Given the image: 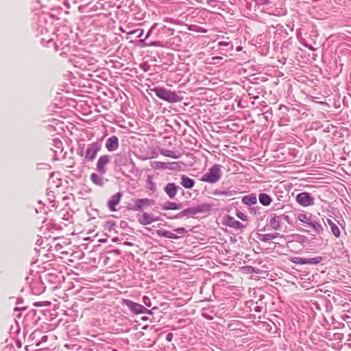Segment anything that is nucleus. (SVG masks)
<instances>
[{
  "label": "nucleus",
  "instance_id": "12",
  "mask_svg": "<svg viewBox=\"0 0 351 351\" xmlns=\"http://www.w3.org/2000/svg\"><path fill=\"white\" fill-rule=\"evenodd\" d=\"M278 125L280 126L288 125L289 123L291 121V118L289 115V112H287V106L280 105L278 107Z\"/></svg>",
  "mask_w": 351,
  "mask_h": 351
},
{
  "label": "nucleus",
  "instance_id": "37",
  "mask_svg": "<svg viewBox=\"0 0 351 351\" xmlns=\"http://www.w3.org/2000/svg\"><path fill=\"white\" fill-rule=\"evenodd\" d=\"M287 112H289V115L291 117V119H295L299 117L300 110L298 109L295 108L292 106H287Z\"/></svg>",
  "mask_w": 351,
  "mask_h": 351
},
{
  "label": "nucleus",
  "instance_id": "63",
  "mask_svg": "<svg viewBox=\"0 0 351 351\" xmlns=\"http://www.w3.org/2000/svg\"><path fill=\"white\" fill-rule=\"evenodd\" d=\"M25 309H26L25 306H23V307H15L14 308V311H21V310H25Z\"/></svg>",
  "mask_w": 351,
  "mask_h": 351
},
{
  "label": "nucleus",
  "instance_id": "22",
  "mask_svg": "<svg viewBox=\"0 0 351 351\" xmlns=\"http://www.w3.org/2000/svg\"><path fill=\"white\" fill-rule=\"evenodd\" d=\"M180 187L173 182H169L164 187V191L170 199H173L178 191Z\"/></svg>",
  "mask_w": 351,
  "mask_h": 351
},
{
  "label": "nucleus",
  "instance_id": "2",
  "mask_svg": "<svg viewBox=\"0 0 351 351\" xmlns=\"http://www.w3.org/2000/svg\"><path fill=\"white\" fill-rule=\"evenodd\" d=\"M151 90L157 97L170 104L180 102L183 99L180 91L176 92L160 86H156Z\"/></svg>",
  "mask_w": 351,
  "mask_h": 351
},
{
  "label": "nucleus",
  "instance_id": "6",
  "mask_svg": "<svg viewBox=\"0 0 351 351\" xmlns=\"http://www.w3.org/2000/svg\"><path fill=\"white\" fill-rule=\"evenodd\" d=\"M154 204V200L149 198L132 199L127 208L129 210L141 212Z\"/></svg>",
  "mask_w": 351,
  "mask_h": 351
},
{
  "label": "nucleus",
  "instance_id": "33",
  "mask_svg": "<svg viewBox=\"0 0 351 351\" xmlns=\"http://www.w3.org/2000/svg\"><path fill=\"white\" fill-rule=\"evenodd\" d=\"M258 200L263 206H267L271 204L272 198L267 193H260Z\"/></svg>",
  "mask_w": 351,
  "mask_h": 351
},
{
  "label": "nucleus",
  "instance_id": "8",
  "mask_svg": "<svg viewBox=\"0 0 351 351\" xmlns=\"http://www.w3.org/2000/svg\"><path fill=\"white\" fill-rule=\"evenodd\" d=\"M101 143L99 141H95L88 144L84 155V161L93 162L96 158L97 153L101 150Z\"/></svg>",
  "mask_w": 351,
  "mask_h": 351
},
{
  "label": "nucleus",
  "instance_id": "47",
  "mask_svg": "<svg viewBox=\"0 0 351 351\" xmlns=\"http://www.w3.org/2000/svg\"><path fill=\"white\" fill-rule=\"evenodd\" d=\"M343 337L344 335L343 333L337 332L333 334L332 337L330 339L341 341L343 339Z\"/></svg>",
  "mask_w": 351,
  "mask_h": 351
},
{
  "label": "nucleus",
  "instance_id": "32",
  "mask_svg": "<svg viewBox=\"0 0 351 351\" xmlns=\"http://www.w3.org/2000/svg\"><path fill=\"white\" fill-rule=\"evenodd\" d=\"M282 235L278 232H274L271 234H259L258 239L263 242H269V241L281 237Z\"/></svg>",
  "mask_w": 351,
  "mask_h": 351
},
{
  "label": "nucleus",
  "instance_id": "31",
  "mask_svg": "<svg viewBox=\"0 0 351 351\" xmlns=\"http://www.w3.org/2000/svg\"><path fill=\"white\" fill-rule=\"evenodd\" d=\"M238 193V191L234 189H228V190H220L215 189L213 191V194L214 195H225L228 197H231L235 195Z\"/></svg>",
  "mask_w": 351,
  "mask_h": 351
},
{
  "label": "nucleus",
  "instance_id": "41",
  "mask_svg": "<svg viewBox=\"0 0 351 351\" xmlns=\"http://www.w3.org/2000/svg\"><path fill=\"white\" fill-rule=\"evenodd\" d=\"M188 29L190 31L199 32V33H206L207 30L202 27H199L197 25H188Z\"/></svg>",
  "mask_w": 351,
  "mask_h": 351
},
{
  "label": "nucleus",
  "instance_id": "64",
  "mask_svg": "<svg viewBox=\"0 0 351 351\" xmlns=\"http://www.w3.org/2000/svg\"><path fill=\"white\" fill-rule=\"evenodd\" d=\"M202 315L206 317L207 319H213V317L210 316V315H205L204 313L202 314Z\"/></svg>",
  "mask_w": 351,
  "mask_h": 351
},
{
  "label": "nucleus",
  "instance_id": "4",
  "mask_svg": "<svg viewBox=\"0 0 351 351\" xmlns=\"http://www.w3.org/2000/svg\"><path fill=\"white\" fill-rule=\"evenodd\" d=\"M221 166L219 164H215L210 167L208 171L204 173L202 178L201 181L208 182V183H216L221 178Z\"/></svg>",
  "mask_w": 351,
  "mask_h": 351
},
{
  "label": "nucleus",
  "instance_id": "51",
  "mask_svg": "<svg viewBox=\"0 0 351 351\" xmlns=\"http://www.w3.org/2000/svg\"><path fill=\"white\" fill-rule=\"evenodd\" d=\"M48 340V336L45 335H42L41 338L40 340H38L37 341H36V346H40L43 343H45V342H47Z\"/></svg>",
  "mask_w": 351,
  "mask_h": 351
},
{
  "label": "nucleus",
  "instance_id": "35",
  "mask_svg": "<svg viewBox=\"0 0 351 351\" xmlns=\"http://www.w3.org/2000/svg\"><path fill=\"white\" fill-rule=\"evenodd\" d=\"M90 180L96 185L102 186L104 184V180L101 174L93 173L90 175Z\"/></svg>",
  "mask_w": 351,
  "mask_h": 351
},
{
  "label": "nucleus",
  "instance_id": "5",
  "mask_svg": "<svg viewBox=\"0 0 351 351\" xmlns=\"http://www.w3.org/2000/svg\"><path fill=\"white\" fill-rule=\"evenodd\" d=\"M34 20L35 22L33 25V29H34L37 36L39 35H45L48 32L49 30L47 27V19L46 14L36 13Z\"/></svg>",
  "mask_w": 351,
  "mask_h": 351
},
{
  "label": "nucleus",
  "instance_id": "1",
  "mask_svg": "<svg viewBox=\"0 0 351 351\" xmlns=\"http://www.w3.org/2000/svg\"><path fill=\"white\" fill-rule=\"evenodd\" d=\"M174 33V29L171 27H167L165 25H161L159 28L156 29L154 40H151L147 43H145L146 46L166 47L167 42L165 40V38L172 36Z\"/></svg>",
  "mask_w": 351,
  "mask_h": 351
},
{
  "label": "nucleus",
  "instance_id": "30",
  "mask_svg": "<svg viewBox=\"0 0 351 351\" xmlns=\"http://www.w3.org/2000/svg\"><path fill=\"white\" fill-rule=\"evenodd\" d=\"M243 204L247 206L255 205L257 203V198L254 193L245 195L242 197Z\"/></svg>",
  "mask_w": 351,
  "mask_h": 351
},
{
  "label": "nucleus",
  "instance_id": "52",
  "mask_svg": "<svg viewBox=\"0 0 351 351\" xmlns=\"http://www.w3.org/2000/svg\"><path fill=\"white\" fill-rule=\"evenodd\" d=\"M173 231L178 234H186L187 232V230L184 227L175 228L173 229Z\"/></svg>",
  "mask_w": 351,
  "mask_h": 351
},
{
  "label": "nucleus",
  "instance_id": "18",
  "mask_svg": "<svg viewBox=\"0 0 351 351\" xmlns=\"http://www.w3.org/2000/svg\"><path fill=\"white\" fill-rule=\"evenodd\" d=\"M262 298H264L263 295L261 296L259 302H254L252 300H247L245 302V306L247 308H249L250 309V311H254L255 313H262L263 309L265 308L263 303V302H261Z\"/></svg>",
  "mask_w": 351,
  "mask_h": 351
},
{
  "label": "nucleus",
  "instance_id": "62",
  "mask_svg": "<svg viewBox=\"0 0 351 351\" xmlns=\"http://www.w3.org/2000/svg\"><path fill=\"white\" fill-rule=\"evenodd\" d=\"M164 21H165V22H169V23H173V22L175 21V20H174V19H171V18H165V19H164Z\"/></svg>",
  "mask_w": 351,
  "mask_h": 351
},
{
  "label": "nucleus",
  "instance_id": "7",
  "mask_svg": "<svg viewBox=\"0 0 351 351\" xmlns=\"http://www.w3.org/2000/svg\"><path fill=\"white\" fill-rule=\"evenodd\" d=\"M123 304L125 305L132 313L136 314V315L143 314V313L152 315V314H153L154 310L158 309V307L155 306V307L152 308V309L149 310V309L146 308L142 304L134 302L128 299H124L123 300Z\"/></svg>",
  "mask_w": 351,
  "mask_h": 351
},
{
  "label": "nucleus",
  "instance_id": "53",
  "mask_svg": "<svg viewBox=\"0 0 351 351\" xmlns=\"http://www.w3.org/2000/svg\"><path fill=\"white\" fill-rule=\"evenodd\" d=\"M37 166L39 169H51V166L46 163H40V164H38Z\"/></svg>",
  "mask_w": 351,
  "mask_h": 351
},
{
  "label": "nucleus",
  "instance_id": "20",
  "mask_svg": "<svg viewBox=\"0 0 351 351\" xmlns=\"http://www.w3.org/2000/svg\"><path fill=\"white\" fill-rule=\"evenodd\" d=\"M158 220L159 218L158 217H154L152 215L145 212L138 218V223L143 226L149 225Z\"/></svg>",
  "mask_w": 351,
  "mask_h": 351
},
{
  "label": "nucleus",
  "instance_id": "36",
  "mask_svg": "<svg viewBox=\"0 0 351 351\" xmlns=\"http://www.w3.org/2000/svg\"><path fill=\"white\" fill-rule=\"evenodd\" d=\"M53 147L56 148V149L53 150L54 152V159L57 160V154L59 152H62L63 150L62 148V143L59 138H54L53 140Z\"/></svg>",
  "mask_w": 351,
  "mask_h": 351
},
{
  "label": "nucleus",
  "instance_id": "60",
  "mask_svg": "<svg viewBox=\"0 0 351 351\" xmlns=\"http://www.w3.org/2000/svg\"><path fill=\"white\" fill-rule=\"evenodd\" d=\"M245 270L247 271L248 272H254V267H253L252 266H246L245 267Z\"/></svg>",
  "mask_w": 351,
  "mask_h": 351
},
{
  "label": "nucleus",
  "instance_id": "29",
  "mask_svg": "<svg viewBox=\"0 0 351 351\" xmlns=\"http://www.w3.org/2000/svg\"><path fill=\"white\" fill-rule=\"evenodd\" d=\"M180 180V184L185 189H192L195 186V180L186 175H182Z\"/></svg>",
  "mask_w": 351,
  "mask_h": 351
},
{
  "label": "nucleus",
  "instance_id": "23",
  "mask_svg": "<svg viewBox=\"0 0 351 351\" xmlns=\"http://www.w3.org/2000/svg\"><path fill=\"white\" fill-rule=\"evenodd\" d=\"M122 194L121 193H117L114 195H113L110 199L108 202V207L109 210L112 212H114L117 210L116 206L119 204L121 198Z\"/></svg>",
  "mask_w": 351,
  "mask_h": 351
},
{
  "label": "nucleus",
  "instance_id": "11",
  "mask_svg": "<svg viewBox=\"0 0 351 351\" xmlns=\"http://www.w3.org/2000/svg\"><path fill=\"white\" fill-rule=\"evenodd\" d=\"M95 60L92 58H76L74 59L75 66L79 67L82 70L90 71Z\"/></svg>",
  "mask_w": 351,
  "mask_h": 351
},
{
  "label": "nucleus",
  "instance_id": "34",
  "mask_svg": "<svg viewBox=\"0 0 351 351\" xmlns=\"http://www.w3.org/2000/svg\"><path fill=\"white\" fill-rule=\"evenodd\" d=\"M217 45L220 50H224L226 52H229L233 49V45L230 41H219Z\"/></svg>",
  "mask_w": 351,
  "mask_h": 351
},
{
  "label": "nucleus",
  "instance_id": "26",
  "mask_svg": "<svg viewBox=\"0 0 351 351\" xmlns=\"http://www.w3.org/2000/svg\"><path fill=\"white\" fill-rule=\"evenodd\" d=\"M183 207L182 203H176L173 202L167 201L161 206L162 210H178L182 209Z\"/></svg>",
  "mask_w": 351,
  "mask_h": 351
},
{
  "label": "nucleus",
  "instance_id": "45",
  "mask_svg": "<svg viewBox=\"0 0 351 351\" xmlns=\"http://www.w3.org/2000/svg\"><path fill=\"white\" fill-rule=\"evenodd\" d=\"M307 240H308V238L304 235H302V234H296L295 235V241L297 242L303 243L306 242Z\"/></svg>",
  "mask_w": 351,
  "mask_h": 351
},
{
  "label": "nucleus",
  "instance_id": "16",
  "mask_svg": "<svg viewBox=\"0 0 351 351\" xmlns=\"http://www.w3.org/2000/svg\"><path fill=\"white\" fill-rule=\"evenodd\" d=\"M110 162V156L108 155L100 156L96 165V169L99 174L104 175L107 172L106 165Z\"/></svg>",
  "mask_w": 351,
  "mask_h": 351
},
{
  "label": "nucleus",
  "instance_id": "43",
  "mask_svg": "<svg viewBox=\"0 0 351 351\" xmlns=\"http://www.w3.org/2000/svg\"><path fill=\"white\" fill-rule=\"evenodd\" d=\"M43 335L41 330L36 329L32 332L29 337V339L32 341L38 340V339Z\"/></svg>",
  "mask_w": 351,
  "mask_h": 351
},
{
  "label": "nucleus",
  "instance_id": "9",
  "mask_svg": "<svg viewBox=\"0 0 351 351\" xmlns=\"http://www.w3.org/2000/svg\"><path fill=\"white\" fill-rule=\"evenodd\" d=\"M323 261L322 256H315L313 258H301L293 256L290 258V261L297 265H318Z\"/></svg>",
  "mask_w": 351,
  "mask_h": 351
},
{
  "label": "nucleus",
  "instance_id": "27",
  "mask_svg": "<svg viewBox=\"0 0 351 351\" xmlns=\"http://www.w3.org/2000/svg\"><path fill=\"white\" fill-rule=\"evenodd\" d=\"M156 234L159 237H164V238L171 239H178L180 238V237L178 236L176 234L171 232L169 230H163V229L157 230Z\"/></svg>",
  "mask_w": 351,
  "mask_h": 351
},
{
  "label": "nucleus",
  "instance_id": "49",
  "mask_svg": "<svg viewBox=\"0 0 351 351\" xmlns=\"http://www.w3.org/2000/svg\"><path fill=\"white\" fill-rule=\"evenodd\" d=\"M143 302L145 306H147V307L152 306V301H151V299L148 296L144 295L143 297Z\"/></svg>",
  "mask_w": 351,
  "mask_h": 351
},
{
  "label": "nucleus",
  "instance_id": "50",
  "mask_svg": "<svg viewBox=\"0 0 351 351\" xmlns=\"http://www.w3.org/2000/svg\"><path fill=\"white\" fill-rule=\"evenodd\" d=\"M254 2L258 5H266L271 3L270 0H255Z\"/></svg>",
  "mask_w": 351,
  "mask_h": 351
},
{
  "label": "nucleus",
  "instance_id": "44",
  "mask_svg": "<svg viewBox=\"0 0 351 351\" xmlns=\"http://www.w3.org/2000/svg\"><path fill=\"white\" fill-rule=\"evenodd\" d=\"M236 216L238 218H239L240 219H241L242 221H248L247 216L244 213H243L240 210H237Z\"/></svg>",
  "mask_w": 351,
  "mask_h": 351
},
{
  "label": "nucleus",
  "instance_id": "42",
  "mask_svg": "<svg viewBox=\"0 0 351 351\" xmlns=\"http://www.w3.org/2000/svg\"><path fill=\"white\" fill-rule=\"evenodd\" d=\"M147 189L149 191L154 192L156 190V184L153 182L152 176H148V177L147 178Z\"/></svg>",
  "mask_w": 351,
  "mask_h": 351
},
{
  "label": "nucleus",
  "instance_id": "40",
  "mask_svg": "<svg viewBox=\"0 0 351 351\" xmlns=\"http://www.w3.org/2000/svg\"><path fill=\"white\" fill-rule=\"evenodd\" d=\"M86 147L87 145L85 144V143H78L77 147L76 149L77 154L82 157L84 156Z\"/></svg>",
  "mask_w": 351,
  "mask_h": 351
},
{
  "label": "nucleus",
  "instance_id": "25",
  "mask_svg": "<svg viewBox=\"0 0 351 351\" xmlns=\"http://www.w3.org/2000/svg\"><path fill=\"white\" fill-rule=\"evenodd\" d=\"M282 219L280 215H273L269 219V225L272 230H278L281 228Z\"/></svg>",
  "mask_w": 351,
  "mask_h": 351
},
{
  "label": "nucleus",
  "instance_id": "21",
  "mask_svg": "<svg viewBox=\"0 0 351 351\" xmlns=\"http://www.w3.org/2000/svg\"><path fill=\"white\" fill-rule=\"evenodd\" d=\"M106 148L109 152H113L118 149L119 147V138L117 136H111L106 139Z\"/></svg>",
  "mask_w": 351,
  "mask_h": 351
},
{
  "label": "nucleus",
  "instance_id": "56",
  "mask_svg": "<svg viewBox=\"0 0 351 351\" xmlns=\"http://www.w3.org/2000/svg\"><path fill=\"white\" fill-rule=\"evenodd\" d=\"M173 335L171 332L168 333L167 335H166V337H165V339L168 341V342H170L172 341L173 339Z\"/></svg>",
  "mask_w": 351,
  "mask_h": 351
},
{
  "label": "nucleus",
  "instance_id": "57",
  "mask_svg": "<svg viewBox=\"0 0 351 351\" xmlns=\"http://www.w3.org/2000/svg\"><path fill=\"white\" fill-rule=\"evenodd\" d=\"M141 69H143L144 71H147L149 69V65H148L147 64H143L141 65Z\"/></svg>",
  "mask_w": 351,
  "mask_h": 351
},
{
  "label": "nucleus",
  "instance_id": "14",
  "mask_svg": "<svg viewBox=\"0 0 351 351\" xmlns=\"http://www.w3.org/2000/svg\"><path fill=\"white\" fill-rule=\"evenodd\" d=\"M325 226H329L330 228V230L332 234L336 237L339 238L341 235V231L339 228L337 226L339 222L336 219H330L325 217L322 219Z\"/></svg>",
  "mask_w": 351,
  "mask_h": 351
},
{
  "label": "nucleus",
  "instance_id": "10",
  "mask_svg": "<svg viewBox=\"0 0 351 351\" xmlns=\"http://www.w3.org/2000/svg\"><path fill=\"white\" fill-rule=\"evenodd\" d=\"M296 202L302 206L307 207L313 206L315 204V199L311 193L307 192H301L296 195Z\"/></svg>",
  "mask_w": 351,
  "mask_h": 351
},
{
  "label": "nucleus",
  "instance_id": "54",
  "mask_svg": "<svg viewBox=\"0 0 351 351\" xmlns=\"http://www.w3.org/2000/svg\"><path fill=\"white\" fill-rule=\"evenodd\" d=\"M144 30L142 29H138L136 30H134L132 34H137L136 37L137 38H141L143 35Z\"/></svg>",
  "mask_w": 351,
  "mask_h": 351
},
{
  "label": "nucleus",
  "instance_id": "46",
  "mask_svg": "<svg viewBox=\"0 0 351 351\" xmlns=\"http://www.w3.org/2000/svg\"><path fill=\"white\" fill-rule=\"evenodd\" d=\"M126 161V158L123 157L122 155L117 154V158L115 160V162L119 165H125Z\"/></svg>",
  "mask_w": 351,
  "mask_h": 351
},
{
  "label": "nucleus",
  "instance_id": "39",
  "mask_svg": "<svg viewBox=\"0 0 351 351\" xmlns=\"http://www.w3.org/2000/svg\"><path fill=\"white\" fill-rule=\"evenodd\" d=\"M104 227V230L111 232V231L115 230V228L117 227V224L114 221H112V220L107 221L105 222Z\"/></svg>",
  "mask_w": 351,
  "mask_h": 351
},
{
  "label": "nucleus",
  "instance_id": "38",
  "mask_svg": "<svg viewBox=\"0 0 351 351\" xmlns=\"http://www.w3.org/2000/svg\"><path fill=\"white\" fill-rule=\"evenodd\" d=\"M160 154L164 156L172 158H179L180 157V154H176L175 152L170 149H162L160 151Z\"/></svg>",
  "mask_w": 351,
  "mask_h": 351
},
{
  "label": "nucleus",
  "instance_id": "58",
  "mask_svg": "<svg viewBox=\"0 0 351 351\" xmlns=\"http://www.w3.org/2000/svg\"><path fill=\"white\" fill-rule=\"evenodd\" d=\"M250 213H254V214L258 211L260 210V207L259 206H254V207H252L250 209Z\"/></svg>",
  "mask_w": 351,
  "mask_h": 351
},
{
  "label": "nucleus",
  "instance_id": "19",
  "mask_svg": "<svg viewBox=\"0 0 351 351\" xmlns=\"http://www.w3.org/2000/svg\"><path fill=\"white\" fill-rule=\"evenodd\" d=\"M223 223L235 230H243L245 228V226L242 223L228 215L223 217Z\"/></svg>",
  "mask_w": 351,
  "mask_h": 351
},
{
  "label": "nucleus",
  "instance_id": "48",
  "mask_svg": "<svg viewBox=\"0 0 351 351\" xmlns=\"http://www.w3.org/2000/svg\"><path fill=\"white\" fill-rule=\"evenodd\" d=\"M280 216L281 219H284L285 221H286L288 224H289V225L293 224V221L288 214L285 213V214L280 215Z\"/></svg>",
  "mask_w": 351,
  "mask_h": 351
},
{
  "label": "nucleus",
  "instance_id": "55",
  "mask_svg": "<svg viewBox=\"0 0 351 351\" xmlns=\"http://www.w3.org/2000/svg\"><path fill=\"white\" fill-rule=\"evenodd\" d=\"M162 215L165 217L167 219H180V217H177V214L175 215H171L167 213H163Z\"/></svg>",
  "mask_w": 351,
  "mask_h": 351
},
{
  "label": "nucleus",
  "instance_id": "13",
  "mask_svg": "<svg viewBox=\"0 0 351 351\" xmlns=\"http://www.w3.org/2000/svg\"><path fill=\"white\" fill-rule=\"evenodd\" d=\"M30 289L34 295H38L45 292L46 287L39 277L32 279L30 283Z\"/></svg>",
  "mask_w": 351,
  "mask_h": 351
},
{
  "label": "nucleus",
  "instance_id": "28",
  "mask_svg": "<svg viewBox=\"0 0 351 351\" xmlns=\"http://www.w3.org/2000/svg\"><path fill=\"white\" fill-rule=\"evenodd\" d=\"M294 216L300 221L307 225L308 221H310V219L313 216V215L311 213H309L302 212V213H295Z\"/></svg>",
  "mask_w": 351,
  "mask_h": 351
},
{
  "label": "nucleus",
  "instance_id": "15",
  "mask_svg": "<svg viewBox=\"0 0 351 351\" xmlns=\"http://www.w3.org/2000/svg\"><path fill=\"white\" fill-rule=\"evenodd\" d=\"M306 226L311 228L316 234L321 235L324 234V228L315 215L312 217Z\"/></svg>",
  "mask_w": 351,
  "mask_h": 351
},
{
  "label": "nucleus",
  "instance_id": "61",
  "mask_svg": "<svg viewBox=\"0 0 351 351\" xmlns=\"http://www.w3.org/2000/svg\"><path fill=\"white\" fill-rule=\"evenodd\" d=\"M23 302V298L21 297H19L16 299V304H19Z\"/></svg>",
  "mask_w": 351,
  "mask_h": 351
},
{
  "label": "nucleus",
  "instance_id": "3",
  "mask_svg": "<svg viewBox=\"0 0 351 351\" xmlns=\"http://www.w3.org/2000/svg\"><path fill=\"white\" fill-rule=\"evenodd\" d=\"M212 204L208 203H203L193 207L187 208L177 214V217L182 219L183 217L187 218L193 217L195 215L198 213H208L211 210Z\"/></svg>",
  "mask_w": 351,
  "mask_h": 351
},
{
  "label": "nucleus",
  "instance_id": "59",
  "mask_svg": "<svg viewBox=\"0 0 351 351\" xmlns=\"http://www.w3.org/2000/svg\"><path fill=\"white\" fill-rule=\"evenodd\" d=\"M51 40H52V39H51V38L46 39V38H42L40 39V42H41V43H42V44H44L45 43H49V42H51Z\"/></svg>",
  "mask_w": 351,
  "mask_h": 351
},
{
  "label": "nucleus",
  "instance_id": "17",
  "mask_svg": "<svg viewBox=\"0 0 351 351\" xmlns=\"http://www.w3.org/2000/svg\"><path fill=\"white\" fill-rule=\"evenodd\" d=\"M152 167L155 169H170V170H177L180 167V165L178 162H159L155 161L153 163Z\"/></svg>",
  "mask_w": 351,
  "mask_h": 351
},
{
  "label": "nucleus",
  "instance_id": "24",
  "mask_svg": "<svg viewBox=\"0 0 351 351\" xmlns=\"http://www.w3.org/2000/svg\"><path fill=\"white\" fill-rule=\"evenodd\" d=\"M159 23H154L152 26L151 27L149 28V29L148 30V32H147L145 38L143 39H141L140 40V42H141V46L142 47H147L146 45H144L145 43H149V41H150L151 40H149V38L151 37V36H153L154 37V33H155V31L156 29H157V27L159 26ZM152 40H154V38H152Z\"/></svg>",
  "mask_w": 351,
  "mask_h": 351
}]
</instances>
